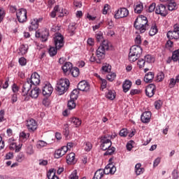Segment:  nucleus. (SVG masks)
<instances>
[{"label": "nucleus", "mask_w": 179, "mask_h": 179, "mask_svg": "<svg viewBox=\"0 0 179 179\" xmlns=\"http://www.w3.org/2000/svg\"><path fill=\"white\" fill-rule=\"evenodd\" d=\"M155 13L157 15H161V16H167V9L163 4L157 5L155 9Z\"/></svg>", "instance_id": "nucleus-16"}, {"label": "nucleus", "mask_w": 179, "mask_h": 179, "mask_svg": "<svg viewBox=\"0 0 179 179\" xmlns=\"http://www.w3.org/2000/svg\"><path fill=\"white\" fill-rule=\"evenodd\" d=\"M27 153L28 155H33V153H34V150L33 149V145H29L27 147Z\"/></svg>", "instance_id": "nucleus-59"}, {"label": "nucleus", "mask_w": 179, "mask_h": 179, "mask_svg": "<svg viewBox=\"0 0 179 179\" xmlns=\"http://www.w3.org/2000/svg\"><path fill=\"white\" fill-rule=\"evenodd\" d=\"M101 89H102V90H104V89H106V87H107V80L102 79L101 80Z\"/></svg>", "instance_id": "nucleus-60"}, {"label": "nucleus", "mask_w": 179, "mask_h": 179, "mask_svg": "<svg viewBox=\"0 0 179 179\" xmlns=\"http://www.w3.org/2000/svg\"><path fill=\"white\" fill-rule=\"evenodd\" d=\"M78 90L81 92H89L90 90V85L85 80L80 81L78 85Z\"/></svg>", "instance_id": "nucleus-17"}, {"label": "nucleus", "mask_w": 179, "mask_h": 179, "mask_svg": "<svg viewBox=\"0 0 179 179\" xmlns=\"http://www.w3.org/2000/svg\"><path fill=\"white\" fill-rule=\"evenodd\" d=\"M69 80L68 78H61L57 81L55 90L59 96H62L66 93L68 89H69Z\"/></svg>", "instance_id": "nucleus-3"}, {"label": "nucleus", "mask_w": 179, "mask_h": 179, "mask_svg": "<svg viewBox=\"0 0 179 179\" xmlns=\"http://www.w3.org/2000/svg\"><path fill=\"white\" fill-rule=\"evenodd\" d=\"M70 73H71L73 78H78V76H79V74L80 73V71H79V69L78 67H72Z\"/></svg>", "instance_id": "nucleus-32"}, {"label": "nucleus", "mask_w": 179, "mask_h": 179, "mask_svg": "<svg viewBox=\"0 0 179 179\" xmlns=\"http://www.w3.org/2000/svg\"><path fill=\"white\" fill-rule=\"evenodd\" d=\"M85 152H90L92 149H93V145H92V143L87 142L85 143V148H84Z\"/></svg>", "instance_id": "nucleus-44"}, {"label": "nucleus", "mask_w": 179, "mask_h": 179, "mask_svg": "<svg viewBox=\"0 0 179 179\" xmlns=\"http://www.w3.org/2000/svg\"><path fill=\"white\" fill-rule=\"evenodd\" d=\"M48 143L44 141H38L36 143L37 149H42V148H45Z\"/></svg>", "instance_id": "nucleus-41"}, {"label": "nucleus", "mask_w": 179, "mask_h": 179, "mask_svg": "<svg viewBox=\"0 0 179 179\" xmlns=\"http://www.w3.org/2000/svg\"><path fill=\"white\" fill-rule=\"evenodd\" d=\"M129 15V10L127 8H120L115 11L114 17L115 19H122L127 17Z\"/></svg>", "instance_id": "nucleus-9"}, {"label": "nucleus", "mask_w": 179, "mask_h": 179, "mask_svg": "<svg viewBox=\"0 0 179 179\" xmlns=\"http://www.w3.org/2000/svg\"><path fill=\"white\" fill-rule=\"evenodd\" d=\"M27 50H29V46L24 44H22L20 45L19 48V51H20L19 54H20L21 55H24V54L27 53Z\"/></svg>", "instance_id": "nucleus-30"}, {"label": "nucleus", "mask_w": 179, "mask_h": 179, "mask_svg": "<svg viewBox=\"0 0 179 179\" xmlns=\"http://www.w3.org/2000/svg\"><path fill=\"white\" fill-rule=\"evenodd\" d=\"M78 162L76 157H68L66 159V162L68 164H75Z\"/></svg>", "instance_id": "nucleus-49"}, {"label": "nucleus", "mask_w": 179, "mask_h": 179, "mask_svg": "<svg viewBox=\"0 0 179 179\" xmlns=\"http://www.w3.org/2000/svg\"><path fill=\"white\" fill-rule=\"evenodd\" d=\"M167 37L169 40H178L179 38V27L178 24H175L173 31H169L167 33Z\"/></svg>", "instance_id": "nucleus-8"}, {"label": "nucleus", "mask_w": 179, "mask_h": 179, "mask_svg": "<svg viewBox=\"0 0 179 179\" xmlns=\"http://www.w3.org/2000/svg\"><path fill=\"white\" fill-rule=\"evenodd\" d=\"M103 178V176L100 174L99 171L97 170L92 179H101Z\"/></svg>", "instance_id": "nucleus-61"}, {"label": "nucleus", "mask_w": 179, "mask_h": 179, "mask_svg": "<svg viewBox=\"0 0 179 179\" xmlns=\"http://www.w3.org/2000/svg\"><path fill=\"white\" fill-rule=\"evenodd\" d=\"M152 118V113L150 111L144 112L141 117L142 122L144 124H148L150 122V119Z\"/></svg>", "instance_id": "nucleus-19"}, {"label": "nucleus", "mask_w": 179, "mask_h": 179, "mask_svg": "<svg viewBox=\"0 0 179 179\" xmlns=\"http://www.w3.org/2000/svg\"><path fill=\"white\" fill-rule=\"evenodd\" d=\"M58 50H60V49L57 48V46L50 47L49 49V54L50 57H55V55H57V52H58Z\"/></svg>", "instance_id": "nucleus-35"}, {"label": "nucleus", "mask_w": 179, "mask_h": 179, "mask_svg": "<svg viewBox=\"0 0 179 179\" xmlns=\"http://www.w3.org/2000/svg\"><path fill=\"white\" fill-rule=\"evenodd\" d=\"M68 107L69 110H73L76 107V103H75V99H70L68 102Z\"/></svg>", "instance_id": "nucleus-43"}, {"label": "nucleus", "mask_w": 179, "mask_h": 179, "mask_svg": "<svg viewBox=\"0 0 179 179\" xmlns=\"http://www.w3.org/2000/svg\"><path fill=\"white\" fill-rule=\"evenodd\" d=\"M72 63L69 62H66L62 66V69L65 75H69L71 73V71H72Z\"/></svg>", "instance_id": "nucleus-20"}, {"label": "nucleus", "mask_w": 179, "mask_h": 179, "mask_svg": "<svg viewBox=\"0 0 179 179\" xmlns=\"http://www.w3.org/2000/svg\"><path fill=\"white\" fill-rule=\"evenodd\" d=\"M148 26H149V24H148V17L143 15L138 17L134 23V27L141 34L146 31Z\"/></svg>", "instance_id": "nucleus-2"}, {"label": "nucleus", "mask_w": 179, "mask_h": 179, "mask_svg": "<svg viewBox=\"0 0 179 179\" xmlns=\"http://www.w3.org/2000/svg\"><path fill=\"white\" fill-rule=\"evenodd\" d=\"M114 152H115V148L112 147L110 148H108L107 151L103 154V156H111Z\"/></svg>", "instance_id": "nucleus-48"}, {"label": "nucleus", "mask_w": 179, "mask_h": 179, "mask_svg": "<svg viewBox=\"0 0 179 179\" xmlns=\"http://www.w3.org/2000/svg\"><path fill=\"white\" fill-rule=\"evenodd\" d=\"M76 30V26L75 25V24H70L69 25V33L70 34V36H73L75 34V31Z\"/></svg>", "instance_id": "nucleus-33"}, {"label": "nucleus", "mask_w": 179, "mask_h": 179, "mask_svg": "<svg viewBox=\"0 0 179 179\" xmlns=\"http://www.w3.org/2000/svg\"><path fill=\"white\" fill-rule=\"evenodd\" d=\"M48 36H50V32L48 31V29H45L43 31L42 34L40 32H36V37L41 38V41L43 43H45L48 40Z\"/></svg>", "instance_id": "nucleus-15"}, {"label": "nucleus", "mask_w": 179, "mask_h": 179, "mask_svg": "<svg viewBox=\"0 0 179 179\" xmlns=\"http://www.w3.org/2000/svg\"><path fill=\"white\" fill-rule=\"evenodd\" d=\"M30 83L34 85V86H37V85H40V75L37 73H34L31 74L30 78H27Z\"/></svg>", "instance_id": "nucleus-13"}, {"label": "nucleus", "mask_w": 179, "mask_h": 179, "mask_svg": "<svg viewBox=\"0 0 179 179\" xmlns=\"http://www.w3.org/2000/svg\"><path fill=\"white\" fill-rule=\"evenodd\" d=\"M156 93V85L155 84H149L145 88V94L148 97H153Z\"/></svg>", "instance_id": "nucleus-11"}, {"label": "nucleus", "mask_w": 179, "mask_h": 179, "mask_svg": "<svg viewBox=\"0 0 179 179\" xmlns=\"http://www.w3.org/2000/svg\"><path fill=\"white\" fill-rule=\"evenodd\" d=\"M162 105H163V102H162L161 100H158L155 102V107L156 110H160V108H162Z\"/></svg>", "instance_id": "nucleus-51"}, {"label": "nucleus", "mask_w": 179, "mask_h": 179, "mask_svg": "<svg viewBox=\"0 0 179 179\" xmlns=\"http://www.w3.org/2000/svg\"><path fill=\"white\" fill-rule=\"evenodd\" d=\"M142 51V48H141L138 45H134L130 48V52L137 55V57H141Z\"/></svg>", "instance_id": "nucleus-21"}, {"label": "nucleus", "mask_w": 179, "mask_h": 179, "mask_svg": "<svg viewBox=\"0 0 179 179\" xmlns=\"http://www.w3.org/2000/svg\"><path fill=\"white\" fill-rule=\"evenodd\" d=\"M143 10V3H137L136 6H134V12L135 13H142Z\"/></svg>", "instance_id": "nucleus-28"}, {"label": "nucleus", "mask_w": 179, "mask_h": 179, "mask_svg": "<svg viewBox=\"0 0 179 179\" xmlns=\"http://www.w3.org/2000/svg\"><path fill=\"white\" fill-rule=\"evenodd\" d=\"M48 164V161L45 159H39V166H47Z\"/></svg>", "instance_id": "nucleus-63"}, {"label": "nucleus", "mask_w": 179, "mask_h": 179, "mask_svg": "<svg viewBox=\"0 0 179 179\" xmlns=\"http://www.w3.org/2000/svg\"><path fill=\"white\" fill-rule=\"evenodd\" d=\"M11 101H12L13 104V103H16V101H17V94H13L12 95Z\"/></svg>", "instance_id": "nucleus-64"}, {"label": "nucleus", "mask_w": 179, "mask_h": 179, "mask_svg": "<svg viewBox=\"0 0 179 179\" xmlns=\"http://www.w3.org/2000/svg\"><path fill=\"white\" fill-rule=\"evenodd\" d=\"M70 121L72 124L76 125V128H78V127H80L82 124V120H79L78 117H72L70 119Z\"/></svg>", "instance_id": "nucleus-31"}, {"label": "nucleus", "mask_w": 179, "mask_h": 179, "mask_svg": "<svg viewBox=\"0 0 179 179\" xmlns=\"http://www.w3.org/2000/svg\"><path fill=\"white\" fill-rule=\"evenodd\" d=\"M176 6H177V3L170 2L168 5V9H169V10H174V9H176Z\"/></svg>", "instance_id": "nucleus-50"}, {"label": "nucleus", "mask_w": 179, "mask_h": 179, "mask_svg": "<svg viewBox=\"0 0 179 179\" xmlns=\"http://www.w3.org/2000/svg\"><path fill=\"white\" fill-rule=\"evenodd\" d=\"M158 31L159 29H157V26L156 24H154L152 25L151 29H150L149 34L150 36H155Z\"/></svg>", "instance_id": "nucleus-34"}, {"label": "nucleus", "mask_w": 179, "mask_h": 179, "mask_svg": "<svg viewBox=\"0 0 179 179\" xmlns=\"http://www.w3.org/2000/svg\"><path fill=\"white\" fill-rule=\"evenodd\" d=\"M98 171L100 173V175L103 177L104 174H115L117 171V168L114 165L109 164H108L104 169H98Z\"/></svg>", "instance_id": "nucleus-6"}, {"label": "nucleus", "mask_w": 179, "mask_h": 179, "mask_svg": "<svg viewBox=\"0 0 179 179\" xmlns=\"http://www.w3.org/2000/svg\"><path fill=\"white\" fill-rule=\"evenodd\" d=\"M55 47L57 49H61L64 47V36L61 34H55L53 38Z\"/></svg>", "instance_id": "nucleus-7"}, {"label": "nucleus", "mask_w": 179, "mask_h": 179, "mask_svg": "<svg viewBox=\"0 0 179 179\" xmlns=\"http://www.w3.org/2000/svg\"><path fill=\"white\" fill-rule=\"evenodd\" d=\"M117 76L115 75V73H110L107 76V79L108 80H109L110 82H113V80H114L115 79V77Z\"/></svg>", "instance_id": "nucleus-52"}, {"label": "nucleus", "mask_w": 179, "mask_h": 179, "mask_svg": "<svg viewBox=\"0 0 179 179\" xmlns=\"http://www.w3.org/2000/svg\"><path fill=\"white\" fill-rule=\"evenodd\" d=\"M26 127L29 132H34L37 130L38 125L37 124V122L34 119L31 118L27 120Z\"/></svg>", "instance_id": "nucleus-10"}, {"label": "nucleus", "mask_w": 179, "mask_h": 179, "mask_svg": "<svg viewBox=\"0 0 179 179\" xmlns=\"http://www.w3.org/2000/svg\"><path fill=\"white\" fill-rule=\"evenodd\" d=\"M135 43L136 44H138L139 45V44H142V39L141 38V35L137 34L136 37L135 38Z\"/></svg>", "instance_id": "nucleus-62"}, {"label": "nucleus", "mask_w": 179, "mask_h": 179, "mask_svg": "<svg viewBox=\"0 0 179 179\" xmlns=\"http://www.w3.org/2000/svg\"><path fill=\"white\" fill-rule=\"evenodd\" d=\"M108 138H110V135H105L101 137L100 148L102 150H107V149L111 148L113 143Z\"/></svg>", "instance_id": "nucleus-4"}, {"label": "nucleus", "mask_w": 179, "mask_h": 179, "mask_svg": "<svg viewBox=\"0 0 179 179\" xmlns=\"http://www.w3.org/2000/svg\"><path fill=\"white\" fill-rule=\"evenodd\" d=\"M96 40L98 43L103 41V34L101 33L96 34Z\"/></svg>", "instance_id": "nucleus-58"}, {"label": "nucleus", "mask_w": 179, "mask_h": 179, "mask_svg": "<svg viewBox=\"0 0 179 179\" xmlns=\"http://www.w3.org/2000/svg\"><path fill=\"white\" fill-rule=\"evenodd\" d=\"M156 78L157 82H163V80H164V73H163V71L159 72Z\"/></svg>", "instance_id": "nucleus-42"}, {"label": "nucleus", "mask_w": 179, "mask_h": 179, "mask_svg": "<svg viewBox=\"0 0 179 179\" xmlns=\"http://www.w3.org/2000/svg\"><path fill=\"white\" fill-rule=\"evenodd\" d=\"M38 94H40V88H38V87H35L29 93V96L31 99H37Z\"/></svg>", "instance_id": "nucleus-24"}, {"label": "nucleus", "mask_w": 179, "mask_h": 179, "mask_svg": "<svg viewBox=\"0 0 179 179\" xmlns=\"http://www.w3.org/2000/svg\"><path fill=\"white\" fill-rule=\"evenodd\" d=\"M120 136H122V138H127L128 136V129L124 128L122 129L119 133Z\"/></svg>", "instance_id": "nucleus-46"}, {"label": "nucleus", "mask_w": 179, "mask_h": 179, "mask_svg": "<svg viewBox=\"0 0 179 179\" xmlns=\"http://www.w3.org/2000/svg\"><path fill=\"white\" fill-rule=\"evenodd\" d=\"M157 6H156V3H152L149 6L148 8V12L150 13H152V12H155V9H156Z\"/></svg>", "instance_id": "nucleus-55"}, {"label": "nucleus", "mask_w": 179, "mask_h": 179, "mask_svg": "<svg viewBox=\"0 0 179 179\" xmlns=\"http://www.w3.org/2000/svg\"><path fill=\"white\" fill-rule=\"evenodd\" d=\"M172 60L174 62H177V61H178L179 59V50H175L173 54H172Z\"/></svg>", "instance_id": "nucleus-39"}, {"label": "nucleus", "mask_w": 179, "mask_h": 179, "mask_svg": "<svg viewBox=\"0 0 179 179\" xmlns=\"http://www.w3.org/2000/svg\"><path fill=\"white\" fill-rule=\"evenodd\" d=\"M103 72H105V73H110L111 72V66L110 64H104L101 68Z\"/></svg>", "instance_id": "nucleus-38"}, {"label": "nucleus", "mask_w": 179, "mask_h": 179, "mask_svg": "<svg viewBox=\"0 0 179 179\" xmlns=\"http://www.w3.org/2000/svg\"><path fill=\"white\" fill-rule=\"evenodd\" d=\"M144 61L145 62H149V63L153 62V57H152V55H147L145 56Z\"/></svg>", "instance_id": "nucleus-56"}, {"label": "nucleus", "mask_w": 179, "mask_h": 179, "mask_svg": "<svg viewBox=\"0 0 179 179\" xmlns=\"http://www.w3.org/2000/svg\"><path fill=\"white\" fill-rule=\"evenodd\" d=\"M31 85L32 84L28 80H27V82L24 83L22 90V96H27V94H29V92L30 89H31Z\"/></svg>", "instance_id": "nucleus-18"}, {"label": "nucleus", "mask_w": 179, "mask_h": 179, "mask_svg": "<svg viewBox=\"0 0 179 179\" xmlns=\"http://www.w3.org/2000/svg\"><path fill=\"white\" fill-rule=\"evenodd\" d=\"M16 17L20 23L27 22V10L24 8H20L16 12Z\"/></svg>", "instance_id": "nucleus-5"}, {"label": "nucleus", "mask_w": 179, "mask_h": 179, "mask_svg": "<svg viewBox=\"0 0 179 179\" xmlns=\"http://www.w3.org/2000/svg\"><path fill=\"white\" fill-rule=\"evenodd\" d=\"M43 19L41 18H34L31 20V25L29 27V31H33L38 29V23L41 22Z\"/></svg>", "instance_id": "nucleus-14"}, {"label": "nucleus", "mask_w": 179, "mask_h": 179, "mask_svg": "<svg viewBox=\"0 0 179 179\" xmlns=\"http://www.w3.org/2000/svg\"><path fill=\"white\" fill-rule=\"evenodd\" d=\"M135 173L136 176H141V174H143V173H145V169L142 168V164L141 163L136 164Z\"/></svg>", "instance_id": "nucleus-26"}, {"label": "nucleus", "mask_w": 179, "mask_h": 179, "mask_svg": "<svg viewBox=\"0 0 179 179\" xmlns=\"http://www.w3.org/2000/svg\"><path fill=\"white\" fill-rule=\"evenodd\" d=\"M145 64H146V62H145V59H139L137 62V65H138L140 69H141V68H143L145 66Z\"/></svg>", "instance_id": "nucleus-53"}, {"label": "nucleus", "mask_w": 179, "mask_h": 179, "mask_svg": "<svg viewBox=\"0 0 179 179\" xmlns=\"http://www.w3.org/2000/svg\"><path fill=\"white\" fill-rule=\"evenodd\" d=\"M110 47L111 43L108 42V41H103L101 45L96 50V57L98 59H96L94 55L92 54V55L90 58V62H96V64H101V59H104L106 57V51H108Z\"/></svg>", "instance_id": "nucleus-1"}, {"label": "nucleus", "mask_w": 179, "mask_h": 179, "mask_svg": "<svg viewBox=\"0 0 179 179\" xmlns=\"http://www.w3.org/2000/svg\"><path fill=\"white\" fill-rule=\"evenodd\" d=\"M154 78H155V73L152 71H150L145 75L144 82H145V83H152Z\"/></svg>", "instance_id": "nucleus-22"}, {"label": "nucleus", "mask_w": 179, "mask_h": 179, "mask_svg": "<svg viewBox=\"0 0 179 179\" xmlns=\"http://www.w3.org/2000/svg\"><path fill=\"white\" fill-rule=\"evenodd\" d=\"M138 58H139V56L135 55L134 53H131V52H129V60L130 62H135V61H137Z\"/></svg>", "instance_id": "nucleus-37"}, {"label": "nucleus", "mask_w": 179, "mask_h": 179, "mask_svg": "<svg viewBox=\"0 0 179 179\" xmlns=\"http://www.w3.org/2000/svg\"><path fill=\"white\" fill-rule=\"evenodd\" d=\"M66 153V148L62 147L60 149L56 150L55 152V156H59V157H62Z\"/></svg>", "instance_id": "nucleus-27"}, {"label": "nucleus", "mask_w": 179, "mask_h": 179, "mask_svg": "<svg viewBox=\"0 0 179 179\" xmlns=\"http://www.w3.org/2000/svg\"><path fill=\"white\" fill-rule=\"evenodd\" d=\"M106 97L109 100H114V99H115V92L112 91V90H109L108 92V94H106Z\"/></svg>", "instance_id": "nucleus-40"}, {"label": "nucleus", "mask_w": 179, "mask_h": 179, "mask_svg": "<svg viewBox=\"0 0 179 179\" xmlns=\"http://www.w3.org/2000/svg\"><path fill=\"white\" fill-rule=\"evenodd\" d=\"M69 179H79L78 176V172L76 170H74L71 174L69 176Z\"/></svg>", "instance_id": "nucleus-54"}, {"label": "nucleus", "mask_w": 179, "mask_h": 179, "mask_svg": "<svg viewBox=\"0 0 179 179\" xmlns=\"http://www.w3.org/2000/svg\"><path fill=\"white\" fill-rule=\"evenodd\" d=\"M52 92H54V88L50 83L45 84L42 89V94L43 96H50L52 94Z\"/></svg>", "instance_id": "nucleus-12"}, {"label": "nucleus", "mask_w": 179, "mask_h": 179, "mask_svg": "<svg viewBox=\"0 0 179 179\" xmlns=\"http://www.w3.org/2000/svg\"><path fill=\"white\" fill-rule=\"evenodd\" d=\"M9 149H10V150H15V152L17 153L20 152V150L22 149V144L17 145V143L13 142L10 143Z\"/></svg>", "instance_id": "nucleus-23"}, {"label": "nucleus", "mask_w": 179, "mask_h": 179, "mask_svg": "<svg viewBox=\"0 0 179 179\" xmlns=\"http://www.w3.org/2000/svg\"><path fill=\"white\" fill-rule=\"evenodd\" d=\"M55 171H56L55 169H50L47 173V178L48 179H52V177H54L55 176Z\"/></svg>", "instance_id": "nucleus-47"}, {"label": "nucleus", "mask_w": 179, "mask_h": 179, "mask_svg": "<svg viewBox=\"0 0 179 179\" xmlns=\"http://www.w3.org/2000/svg\"><path fill=\"white\" fill-rule=\"evenodd\" d=\"M132 86V82L129 81V80H126L122 84V89L124 93L129 92V89Z\"/></svg>", "instance_id": "nucleus-25"}, {"label": "nucleus", "mask_w": 179, "mask_h": 179, "mask_svg": "<svg viewBox=\"0 0 179 179\" xmlns=\"http://www.w3.org/2000/svg\"><path fill=\"white\" fill-rule=\"evenodd\" d=\"M28 138H30L29 133L26 134V132L22 131L20 134V141H22V142H26L27 141Z\"/></svg>", "instance_id": "nucleus-29"}, {"label": "nucleus", "mask_w": 179, "mask_h": 179, "mask_svg": "<svg viewBox=\"0 0 179 179\" xmlns=\"http://www.w3.org/2000/svg\"><path fill=\"white\" fill-rule=\"evenodd\" d=\"M19 64L22 66H24L27 64V60L24 57H21L19 59Z\"/></svg>", "instance_id": "nucleus-57"}, {"label": "nucleus", "mask_w": 179, "mask_h": 179, "mask_svg": "<svg viewBox=\"0 0 179 179\" xmlns=\"http://www.w3.org/2000/svg\"><path fill=\"white\" fill-rule=\"evenodd\" d=\"M79 94V91L78 90H73L70 95L71 100H77L78 95Z\"/></svg>", "instance_id": "nucleus-36"}, {"label": "nucleus", "mask_w": 179, "mask_h": 179, "mask_svg": "<svg viewBox=\"0 0 179 179\" xmlns=\"http://www.w3.org/2000/svg\"><path fill=\"white\" fill-rule=\"evenodd\" d=\"M64 134L66 139H69V126H68V124H64Z\"/></svg>", "instance_id": "nucleus-45"}]
</instances>
